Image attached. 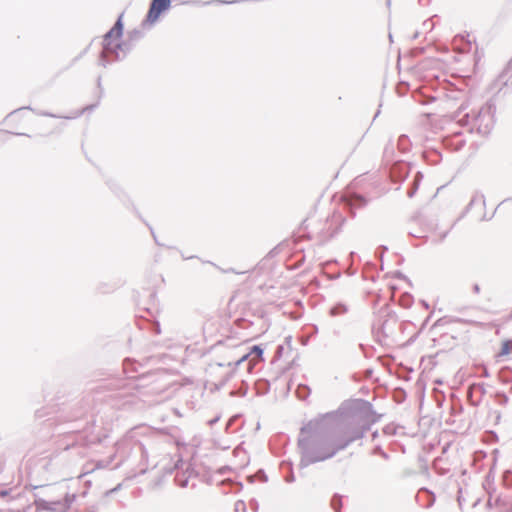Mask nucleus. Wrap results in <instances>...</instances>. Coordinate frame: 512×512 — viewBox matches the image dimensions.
<instances>
[{
    "instance_id": "20e7f679",
    "label": "nucleus",
    "mask_w": 512,
    "mask_h": 512,
    "mask_svg": "<svg viewBox=\"0 0 512 512\" xmlns=\"http://www.w3.org/2000/svg\"><path fill=\"white\" fill-rule=\"evenodd\" d=\"M263 350L259 346H254L251 349V352L248 355H245L241 358L240 361L246 360L249 356H251V362L256 364L257 362L262 360Z\"/></svg>"
},
{
    "instance_id": "39448f33",
    "label": "nucleus",
    "mask_w": 512,
    "mask_h": 512,
    "mask_svg": "<svg viewBox=\"0 0 512 512\" xmlns=\"http://www.w3.org/2000/svg\"><path fill=\"white\" fill-rule=\"evenodd\" d=\"M512 353V340H505L502 342L500 350L496 354L497 358H504Z\"/></svg>"
},
{
    "instance_id": "7ed1b4c3",
    "label": "nucleus",
    "mask_w": 512,
    "mask_h": 512,
    "mask_svg": "<svg viewBox=\"0 0 512 512\" xmlns=\"http://www.w3.org/2000/svg\"><path fill=\"white\" fill-rule=\"evenodd\" d=\"M170 5L171 0H152L146 15V22L154 24L160 15L169 9Z\"/></svg>"
},
{
    "instance_id": "f257e3e1",
    "label": "nucleus",
    "mask_w": 512,
    "mask_h": 512,
    "mask_svg": "<svg viewBox=\"0 0 512 512\" xmlns=\"http://www.w3.org/2000/svg\"><path fill=\"white\" fill-rule=\"evenodd\" d=\"M364 433V428L352 423L329 426L322 420H313L301 428L298 443L311 461L318 462L333 457Z\"/></svg>"
},
{
    "instance_id": "f03ea898",
    "label": "nucleus",
    "mask_w": 512,
    "mask_h": 512,
    "mask_svg": "<svg viewBox=\"0 0 512 512\" xmlns=\"http://www.w3.org/2000/svg\"><path fill=\"white\" fill-rule=\"evenodd\" d=\"M123 31L122 16L104 37V49L108 52H116L120 48V40Z\"/></svg>"
}]
</instances>
